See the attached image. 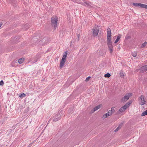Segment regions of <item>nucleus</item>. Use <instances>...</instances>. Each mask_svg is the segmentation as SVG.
<instances>
[{"instance_id":"b1692460","label":"nucleus","mask_w":147,"mask_h":147,"mask_svg":"<svg viewBox=\"0 0 147 147\" xmlns=\"http://www.w3.org/2000/svg\"><path fill=\"white\" fill-rule=\"evenodd\" d=\"M147 45V42L146 41H145L142 44V45L141 46V47L142 48H143V47H145L146 46V45Z\"/></svg>"},{"instance_id":"423d86ee","label":"nucleus","mask_w":147,"mask_h":147,"mask_svg":"<svg viewBox=\"0 0 147 147\" xmlns=\"http://www.w3.org/2000/svg\"><path fill=\"white\" fill-rule=\"evenodd\" d=\"M61 118V115L59 114H58L53 117V121L56 122L60 120Z\"/></svg>"},{"instance_id":"e433bc0d","label":"nucleus","mask_w":147,"mask_h":147,"mask_svg":"<svg viewBox=\"0 0 147 147\" xmlns=\"http://www.w3.org/2000/svg\"><path fill=\"white\" fill-rule=\"evenodd\" d=\"M74 42V41H73L72 40L71 43V44H72V43Z\"/></svg>"},{"instance_id":"5701e85b","label":"nucleus","mask_w":147,"mask_h":147,"mask_svg":"<svg viewBox=\"0 0 147 147\" xmlns=\"http://www.w3.org/2000/svg\"><path fill=\"white\" fill-rule=\"evenodd\" d=\"M147 115V110L144 112L142 114V116H144Z\"/></svg>"},{"instance_id":"c756f323","label":"nucleus","mask_w":147,"mask_h":147,"mask_svg":"<svg viewBox=\"0 0 147 147\" xmlns=\"http://www.w3.org/2000/svg\"><path fill=\"white\" fill-rule=\"evenodd\" d=\"M131 38V37L130 36H126L125 37V39L127 40L130 39Z\"/></svg>"},{"instance_id":"6e6552de","label":"nucleus","mask_w":147,"mask_h":147,"mask_svg":"<svg viewBox=\"0 0 147 147\" xmlns=\"http://www.w3.org/2000/svg\"><path fill=\"white\" fill-rule=\"evenodd\" d=\"M140 72L141 73H144L147 70V65H145L142 67L140 69Z\"/></svg>"},{"instance_id":"f3484780","label":"nucleus","mask_w":147,"mask_h":147,"mask_svg":"<svg viewBox=\"0 0 147 147\" xmlns=\"http://www.w3.org/2000/svg\"><path fill=\"white\" fill-rule=\"evenodd\" d=\"M131 104V103L129 102H127V103H126L124 105V106H125L126 107V109Z\"/></svg>"},{"instance_id":"4be33fe9","label":"nucleus","mask_w":147,"mask_h":147,"mask_svg":"<svg viewBox=\"0 0 147 147\" xmlns=\"http://www.w3.org/2000/svg\"><path fill=\"white\" fill-rule=\"evenodd\" d=\"M115 107H112L111 108V110H109L111 112V113H112V114L114 113L115 111Z\"/></svg>"},{"instance_id":"72a5a7b5","label":"nucleus","mask_w":147,"mask_h":147,"mask_svg":"<svg viewBox=\"0 0 147 147\" xmlns=\"http://www.w3.org/2000/svg\"><path fill=\"white\" fill-rule=\"evenodd\" d=\"M90 78V77L89 76V77H87L86 79V80L87 81V80H89V79Z\"/></svg>"},{"instance_id":"f03ea898","label":"nucleus","mask_w":147,"mask_h":147,"mask_svg":"<svg viewBox=\"0 0 147 147\" xmlns=\"http://www.w3.org/2000/svg\"><path fill=\"white\" fill-rule=\"evenodd\" d=\"M67 56V51L64 52L63 54L62 59L60 62V67L61 68L63 67L66 61V58Z\"/></svg>"},{"instance_id":"dca6fc26","label":"nucleus","mask_w":147,"mask_h":147,"mask_svg":"<svg viewBox=\"0 0 147 147\" xmlns=\"http://www.w3.org/2000/svg\"><path fill=\"white\" fill-rule=\"evenodd\" d=\"M137 51H134V52H132L131 55L134 57H136L137 54Z\"/></svg>"},{"instance_id":"f257e3e1","label":"nucleus","mask_w":147,"mask_h":147,"mask_svg":"<svg viewBox=\"0 0 147 147\" xmlns=\"http://www.w3.org/2000/svg\"><path fill=\"white\" fill-rule=\"evenodd\" d=\"M57 21V18L56 16H53L51 18V25L52 26L54 27V30L56 29L58 26Z\"/></svg>"},{"instance_id":"4468645a","label":"nucleus","mask_w":147,"mask_h":147,"mask_svg":"<svg viewBox=\"0 0 147 147\" xmlns=\"http://www.w3.org/2000/svg\"><path fill=\"white\" fill-rule=\"evenodd\" d=\"M133 5L136 7H138L140 6L141 8H142L143 4L140 3H133Z\"/></svg>"},{"instance_id":"f8f14e48","label":"nucleus","mask_w":147,"mask_h":147,"mask_svg":"<svg viewBox=\"0 0 147 147\" xmlns=\"http://www.w3.org/2000/svg\"><path fill=\"white\" fill-rule=\"evenodd\" d=\"M107 45L112 44L111 36H110L109 37L108 36H107Z\"/></svg>"},{"instance_id":"39448f33","label":"nucleus","mask_w":147,"mask_h":147,"mask_svg":"<svg viewBox=\"0 0 147 147\" xmlns=\"http://www.w3.org/2000/svg\"><path fill=\"white\" fill-rule=\"evenodd\" d=\"M132 94H131L129 93L126 95L124 96V97L121 99V102H125L128 100L129 98L131 97Z\"/></svg>"},{"instance_id":"9b49d317","label":"nucleus","mask_w":147,"mask_h":147,"mask_svg":"<svg viewBox=\"0 0 147 147\" xmlns=\"http://www.w3.org/2000/svg\"><path fill=\"white\" fill-rule=\"evenodd\" d=\"M101 105H99L95 107L94 109L92 110V113H93L95 111L97 110L98 109H100L101 106Z\"/></svg>"},{"instance_id":"20e7f679","label":"nucleus","mask_w":147,"mask_h":147,"mask_svg":"<svg viewBox=\"0 0 147 147\" xmlns=\"http://www.w3.org/2000/svg\"><path fill=\"white\" fill-rule=\"evenodd\" d=\"M93 35L94 36H96L99 32V28L98 26L94 27L92 29Z\"/></svg>"},{"instance_id":"2eb2a0df","label":"nucleus","mask_w":147,"mask_h":147,"mask_svg":"<svg viewBox=\"0 0 147 147\" xmlns=\"http://www.w3.org/2000/svg\"><path fill=\"white\" fill-rule=\"evenodd\" d=\"M24 59L21 58L19 59L18 62L20 64L22 63L24 61Z\"/></svg>"},{"instance_id":"7ed1b4c3","label":"nucleus","mask_w":147,"mask_h":147,"mask_svg":"<svg viewBox=\"0 0 147 147\" xmlns=\"http://www.w3.org/2000/svg\"><path fill=\"white\" fill-rule=\"evenodd\" d=\"M80 3L88 7H90L92 6V4L88 1H86L85 0H80Z\"/></svg>"},{"instance_id":"ddd939ff","label":"nucleus","mask_w":147,"mask_h":147,"mask_svg":"<svg viewBox=\"0 0 147 147\" xmlns=\"http://www.w3.org/2000/svg\"><path fill=\"white\" fill-rule=\"evenodd\" d=\"M107 35L108 37L111 36V30L109 28H108L107 29Z\"/></svg>"},{"instance_id":"7c9ffc66","label":"nucleus","mask_w":147,"mask_h":147,"mask_svg":"<svg viewBox=\"0 0 147 147\" xmlns=\"http://www.w3.org/2000/svg\"><path fill=\"white\" fill-rule=\"evenodd\" d=\"M111 112L109 110L108 111V112L107 113L109 114L110 115V116H111L112 115V113H111Z\"/></svg>"},{"instance_id":"a878e982","label":"nucleus","mask_w":147,"mask_h":147,"mask_svg":"<svg viewBox=\"0 0 147 147\" xmlns=\"http://www.w3.org/2000/svg\"><path fill=\"white\" fill-rule=\"evenodd\" d=\"M29 27L28 26V25H25L24 26L23 28L24 30H26L29 28Z\"/></svg>"},{"instance_id":"4c0bfd02","label":"nucleus","mask_w":147,"mask_h":147,"mask_svg":"<svg viewBox=\"0 0 147 147\" xmlns=\"http://www.w3.org/2000/svg\"><path fill=\"white\" fill-rule=\"evenodd\" d=\"M42 41H44V39H43Z\"/></svg>"},{"instance_id":"412c9836","label":"nucleus","mask_w":147,"mask_h":147,"mask_svg":"<svg viewBox=\"0 0 147 147\" xmlns=\"http://www.w3.org/2000/svg\"><path fill=\"white\" fill-rule=\"evenodd\" d=\"M110 115L108 113H106L105 114H104L103 115V117L104 118H106L107 117L110 116Z\"/></svg>"},{"instance_id":"aec40b11","label":"nucleus","mask_w":147,"mask_h":147,"mask_svg":"<svg viewBox=\"0 0 147 147\" xmlns=\"http://www.w3.org/2000/svg\"><path fill=\"white\" fill-rule=\"evenodd\" d=\"M26 96V94L24 93H22L20 95H19V96L21 98H22L25 97Z\"/></svg>"},{"instance_id":"2f4dec72","label":"nucleus","mask_w":147,"mask_h":147,"mask_svg":"<svg viewBox=\"0 0 147 147\" xmlns=\"http://www.w3.org/2000/svg\"><path fill=\"white\" fill-rule=\"evenodd\" d=\"M122 123H121L119 125L118 127H119V128H121V127L122 126Z\"/></svg>"},{"instance_id":"9d476101","label":"nucleus","mask_w":147,"mask_h":147,"mask_svg":"<svg viewBox=\"0 0 147 147\" xmlns=\"http://www.w3.org/2000/svg\"><path fill=\"white\" fill-rule=\"evenodd\" d=\"M107 45L108 47V48L110 51V52L111 53H112L113 51V48L112 44H108Z\"/></svg>"},{"instance_id":"cd10ccee","label":"nucleus","mask_w":147,"mask_h":147,"mask_svg":"<svg viewBox=\"0 0 147 147\" xmlns=\"http://www.w3.org/2000/svg\"><path fill=\"white\" fill-rule=\"evenodd\" d=\"M4 83L3 81L2 80H1L0 82V85L2 86L3 85Z\"/></svg>"},{"instance_id":"0eeeda50","label":"nucleus","mask_w":147,"mask_h":147,"mask_svg":"<svg viewBox=\"0 0 147 147\" xmlns=\"http://www.w3.org/2000/svg\"><path fill=\"white\" fill-rule=\"evenodd\" d=\"M125 107V106H123L122 107L120 108L119 110L115 114L119 115L124 112L126 109V107Z\"/></svg>"},{"instance_id":"473e14b6","label":"nucleus","mask_w":147,"mask_h":147,"mask_svg":"<svg viewBox=\"0 0 147 147\" xmlns=\"http://www.w3.org/2000/svg\"><path fill=\"white\" fill-rule=\"evenodd\" d=\"M80 34H78L77 35V37H78V39H80Z\"/></svg>"},{"instance_id":"c85d7f7f","label":"nucleus","mask_w":147,"mask_h":147,"mask_svg":"<svg viewBox=\"0 0 147 147\" xmlns=\"http://www.w3.org/2000/svg\"><path fill=\"white\" fill-rule=\"evenodd\" d=\"M120 128L118 126L117 127L115 130V132H116L119 130Z\"/></svg>"},{"instance_id":"f704fd0d","label":"nucleus","mask_w":147,"mask_h":147,"mask_svg":"<svg viewBox=\"0 0 147 147\" xmlns=\"http://www.w3.org/2000/svg\"><path fill=\"white\" fill-rule=\"evenodd\" d=\"M79 40L80 39H78V38H76L75 40V42H76V41L78 42L79 41Z\"/></svg>"},{"instance_id":"393cba45","label":"nucleus","mask_w":147,"mask_h":147,"mask_svg":"<svg viewBox=\"0 0 147 147\" xmlns=\"http://www.w3.org/2000/svg\"><path fill=\"white\" fill-rule=\"evenodd\" d=\"M120 76L122 78L124 77V74L122 71H121L120 73Z\"/></svg>"},{"instance_id":"bb28decb","label":"nucleus","mask_w":147,"mask_h":147,"mask_svg":"<svg viewBox=\"0 0 147 147\" xmlns=\"http://www.w3.org/2000/svg\"><path fill=\"white\" fill-rule=\"evenodd\" d=\"M142 8H145V9H147V5L143 4Z\"/></svg>"},{"instance_id":"1a4fd4ad","label":"nucleus","mask_w":147,"mask_h":147,"mask_svg":"<svg viewBox=\"0 0 147 147\" xmlns=\"http://www.w3.org/2000/svg\"><path fill=\"white\" fill-rule=\"evenodd\" d=\"M139 98L141 101L140 104L142 105H144L145 104V102L143 95L140 96L139 97Z\"/></svg>"},{"instance_id":"a211bd4d","label":"nucleus","mask_w":147,"mask_h":147,"mask_svg":"<svg viewBox=\"0 0 147 147\" xmlns=\"http://www.w3.org/2000/svg\"><path fill=\"white\" fill-rule=\"evenodd\" d=\"M120 36H118L117 37V38L116 39V40H115V41L114 42V43H116L119 40V39H120Z\"/></svg>"},{"instance_id":"c9c22d12","label":"nucleus","mask_w":147,"mask_h":147,"mask_svg":"<svg viewBox=\"0 0 147 147\" xmlns=\"http://www.w3.org/2000/svg\"><path fill=\"white\" fill-rule=\"evenodd\" d=\"M2 25V24L1 23H0V28Z\"/></svg>"},{"instance_id":"6ab92c4d","label":"nucleus","mask_w":147,"mask_h":147,"mask_svg":"<svg viewBox=\"0 0 147 147\" xmlns=\"http://www.w3.org/2000/svg\"><path fill=\"white\" fill-rule=\"evenodd\" d=\"M111 76V75L109 73H107V74H105L104 75V76L105 78H109Z\"/></svg>"}]
</instances>
